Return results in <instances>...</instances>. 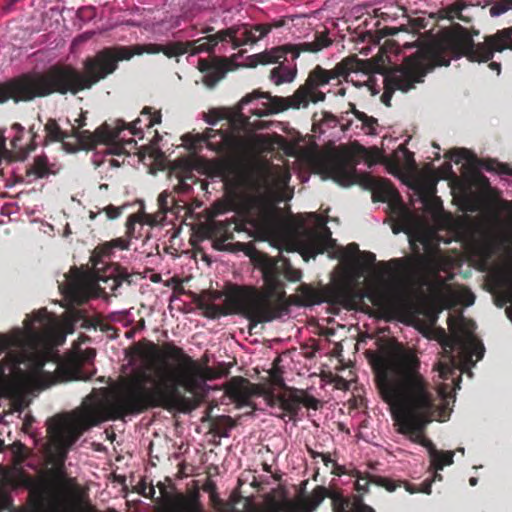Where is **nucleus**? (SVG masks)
Returning <instances> with one entry per match:
<instances>
[{
	"mask_svg": "<svg viewBox=\"0 0 512 512\" xmlns=\"http://www.w3.org/2000/svg\"><path fill=\"white\" fill-rule=\"evenodd\" d=\"M135 353L144 365L123 383L110 406L114 419L136 415L153 408L188 412L190 400L180 391L196 393L204 383L202 367L173 342L159 346L147 339L136 343Z\"/></svg>",
	"mask_w": 512,
	"mask_h": 512,
	"instance_id": "nucleus-1",
	"label": "nucleus"
},
{
	"mask_svg": "<svg viewBox=\"0 0 512 512\" xmlns=\"http://www.w3.org/2000/svg\"><path fill=\"white\" fill-rule=\"evenodd\" d=\"M375 382L385 403L394 410L398 431L416 443H422L428 424L442 416L431 385L421 373V361L415 351L397 344L386 355L373 360Z\"/></svg>",
	"mask_w": 512,
	"mask_h": 512,
	"instance_id": "nucleus-2",
	"label": "nucleus"
},
{
	"mask_svg": "<svg viewBox=\"0 0 512 512\" xmlns=\"http://www.w3.org/2000/svg\"><path fill=\"white\" fill-rule=\"evenodd\" d=\"M286 24L285 18L261 24H241L231 26L208 34L193 41H174L165 45L157 43L135 44L130 46L115 45L104 47L95 55L86 57L83 70L76 68V94L89 90L100 81L112 75L120 61H128L135 55L158 54L162 52L166 57L173 58L185 53L196 55L202 52L211 53L219 44H231L234 49L248 44H254L265 37L272 29H278Z\"/></svg>",
	"mask_w": 512,
	"mask_h": 512,
	"instance_id": "nucleus-3",
	"label": "nucleus"
},
{
	"mask_svg": "<svg viewBox=\"0 0 512 512\" xmlns=\"http://www.w3.org/2000/svg\"><path fill=\"white\" fill-rule=\"evenodd\" d=\"M252 261L261 272L263 286H234L226 295L224 305L206 303L201 300L199 308L211 319L230 314H238L249 322V332L260 323L279 319L288 312L291 302L287 301L285 282H298L302 271L293 267L285 257H272L257 252Z\"/></svg>",
	"mask_w": 512,
	"mask_h": 512,
	"instance_id": "nucleus-4",
	"label": "nucleus"
},
{
	"mask_svg": "<svg viewBox=\"0 0 512 512\" xmlns=\"http://www.w3.org/2000/svg\"><path fill=\"white\" fill-rule=\"evenodd\" d=\"M105 420L101 408L97 405L85 406L76 417L70 421L62 416H54L47 421L49 443L47 447L48 461L53 464L40 479L21 471L19 485L30 491V498L36 508H42L49 502L56 512L60 507L59 490L65 488V460L69 449L89 428Z\"/></svg>",
	"mask_w": 512,
	"mask_h": 512,
	"instance_id": "nucleus-5",
	"label": "nucleus"
},
{
	"mask_svg": "<svg viewBox=\"0 0 512 512\" xmlns=\"http://www.w3.org/2000/svg\"><path fill=\"white\" fill-rule=\"evenodd\" d=\"M479 30H468L459 23L441 29L430 41L418 48L430 69L449 66L452 59L466 57L472 62H488L495 52L512 50V26L498 30L484 37V41L475 43L473 37Z\"/></svg>",
	"mask_w": 512,
	"mask_h": 512,
	"instance_id": "nucleus-6",
	"label": "nucleus"
},
{
	"mask_svg": "<svg viewBox=\"0 0 512 512\" xmlns=\"http://www.w3.org/2000/svg\"><path fill=\"white\" fill-rule=\"evenodd\" d=\"M41 342V334L33 328L0 334V355L6 353L0 361V396L16 398L28 376L39 379L45 374L49 353L39 349Z\"/></svg>",
	"mask_w": 512,
	"mask_h": 512,
	"instance_id": "nucleus-7",
	"label": "nucleus"
},
{
	"mask_svg": "<svg viewBox=\"0 0 512 512\" xmlns=\"http://www.w3.org/2000/svg\"><path fill=\"white\" fill-rule=\"evenodd\" d=\"M247 226L262 239L280 238L287 229L279 208L265 196L256 195L246 201L242 222L214 220L206 226L205 234L218 244H223L234 238L235 231H245Z\"/></svg>",
	"mask_w": 512,
	"mask_h": 512,
	"instance_id": "nucleus-8",
	"label": "nucleus"
},
{
	"mask_svg": "<svg viewBox=\"0 0 512 512\" xmlns=\"http://www.w3.org/2000/svg\"><path fill=\"white\" fill-rule=\"evenodd\" d=\"M201 142H206L210 150L226 155L216 165L217 173L225 179L241 177L254 151L252 142L234 130L207 128L203 134L195 136V143L192 145Z\"/></svg>",
	"mask_w": 512,
	"mask_h": 512,
	"instance_id": "nucleus-9",
	"label": "nucleus"
},
{
	"mask_svg": "<svg viewBox=\"0 0 512 512\" xmlns=\"http://www.w3.org/2000/svg\"><path fill=\"white\" fill-rule=\"evenodd\" d=\"M121 128L123 126L112 129L109 123L104 122L93 132H80L79 129L68 132L62 130L55 119L49 118L44 125L45 137L42 144L47 146L50 143L60 142L67 153L89 152L95 150L98 145H105L110 147L109 154L120 155L124 150L123 145L118 142Z\"/></svg>",
	"mask_w": 512,
	"mask_h": 512,
	"instance_id": "nucleus-10",
	"label": "nucleus"
},
{
	"mask_svg": "<svg viewBox=\"0 0 512 512\" xmlns=\"http://www.w3.org/2000/svg\"><path fill=\"white\" fill-rule=\"evenodd\" d=\"M331 44V40L323 33L316 34V39L313 42H303L299 44H284L274 47L270 50H265L261 53L251 56L250 66L255 67L258 64L266 65L278 63L270 71V79L275 85L283 83H290L294 80L297 74V67L285 66L284 63L288 61L287 56L291 55V60L295 61L302 52L316 53Z\"/></svg>",
	"mask_w": 512,
	"mask_h": 512,
	"instance_id": "nucleus-11",
	"label": "nucleus"
},
{
	"mask_svg": "<svg viewBox=\"0 0 512 512\" xmlns=\"http://www.w3.org/2000/svg\"><path fill=\"white\" fill-rule=\"evenodd\" d=\"M129 240L116 238L98 245L91 256L93 276L99 291L104 295H113L123 285L130 286L134 282V274L118 263L111 262L110 256L114 248L128 249Z\"/></svg>",
	"mask_w": 512,
	"mask_h": 512,
	"instance_id": "nucleus-12",
	"label": "nucleus"
},
{
	"mask_svg": "<svg viewBox=\"0 0 512 512\" xmlns=\"http://www.w3.org/2000/svg\"><path fill=\"white\" fill-rule=\"evenodd\" d=\"M451 334L447 335L442 330L440 344L443 349L444 357L448 359L447 363L440 362L438 364L439 375L442 379L447 380L453 374V369L460 366L474 365L472 355H476V361L481 360L484 355L485 348L482 343L478 342L473 336H466V332L462 323L456 327L454 319L448 322Z\"/></svg>",
	"mask_w": 512,
	"mask_h": 512,
	"instance_id": "nucleus-13",
	"label": "nucleus"
},
{
	"mask_svg": "<svg viewBox=\"0 0 512 512\" xmlns=\"http://www.w3.org/2000/svg\"><path fill=\"white\" fill-rule=\"evenodd\" d=\"M331 82L328 70L316 65L308 74L304 84L300 85L293 95L288 97L272 96L269 92L253 91L245 95L240 103L249 104L255 99L265 98L269 101V111L273 114L283 112L287 109H300L308 107L309 90L317 89Z\"/></svg>",
	"mask_w": 512,
	"mask_h": 512,
	"instance_id": "nucleus-14",
	"label": "nucleus"
},
{
	"mask_svg": "<svg viewBox=\"0 0 512 512\" xmlns=\"http://www.w3.org/2000/svg\"><path fill=\"white\" fill-rule=\"evenodd\" d=\"M432 71L427 61L417 49L415 53L404 58L401 65L389 69L384 76V92L382 102L390 106L392 94L396 90L407 92L422 83L428 72Z\"/></svg>",
	"mask_w": 512,
	"mask_h": 512,
	"instance_id": "nucleus-15",
	"label": "nucleus"
},
{
	"mask_svg": "<svg viewBox=\"0 0 512 512\" xmlns=\"http://www.w3.org/2000/svg\"><path fill=\"white\" fill-rule=\"evenodd\" d=\"M359 160L347 149L333 152L325 157L322 166L329 178L341 186L348 187L357 182Z\"/></svg>",
	"mask_w": 512,
	"mask_h": 512,
	"instance_id": "nucleus-16",
	"label": "nucleus"
},
{
	"mask_svg": "<svg viewBox=\"0 0 512 512\" xmlns=\"http://www.w3.org/2000/svg\"><path fill=\"white\" fill-rule=\"evenodd\" d=\"M12 130L15 131V134L10 142L11 150L7 149L5 138L0 136V158H7L10 161H23L36 149L38 133L35 130V126L32 125L29 128V133L31 134L30 143L24 146L21 143L24 138V128L20 124L15 123L12 125Z\"/></svg>",
	"mask_w": 512,
	"mask_h": 512,
	"instance_id": "nucleus-17",
	"label": "nucleus"
},
{
	"mask_svg": "<svg viewBox=\"0 0 512 512\" xmlns=\"http://www.w3.org/2000/svg\"><path fill=\"white\" fill-rule=\"evenodd\" d=\"M313 216L318 218L320 229H305L302 234V248L305 260H307L306 256L314 257L335 246V240L332 239V233L326 226V220L318 217L316 214H313Z\"/></svg>",
	"mask_w": 512,
	"mask_h": 512,
	"instance_id": "nucleus-18",
	"label": "nucleus"
},
{
	"mask_svg": "<svg viewBox=\"0 0 512 512\" xmlns=\"http://www.w3.org/2000/svg\"><path fill=\"white\" fill-rule=\"evenodd\" d=\"M298 295L296 296H287V301L291 302L288 306V312L285 314H289L290 307L292 305L297 306H313L317 304H321L323 302H336L340 297V294L333 293L328 289H317L312 285L302 283L299 285Z\"/></svg>",
	"mask_w": 512,
	"mask_h": 512,
	"instance_id": "nucleus-19",
	"label": "nucleus"
},
{
	"mask_svg": "<svg viewBox=\"0 0 512 512\" xmlns=\"http://www.w3.org/2000/svg\"><path fill=\"white\" fill-rule=\"evenodd\" d=\"M446 158L454 161L456 164L461 163L463 160L467 162L470 167H477L485 169L486 171H495L500 174L512 175V168L508 164L500 163L494 159L481 160L472 151L466 148H455L450 150Z\"/></svg>",
	"mask_w": 512,
	"mask_h": 512,
	"instance_id": "nucleus-20",
	"label": "nucleus"
},
{
	"mask_svg": "<svg viewBox=\"0 0 512 512\" xmlns=\"http://www.w3.org/2000/svg\"><path fill=\"white\" fill-rule=\"evenodd\" d=\"M392 263L403 264V271L410 281L418 284L426 282L430 271V260L422 254L408 257L407 259H393Z\"/></svg>",
	"mask_w": 512,
	"mask_h": 512,
	"instance_id": "nucleus-21",
	"label": "nucleus"
},
{
	"mask_svg": "<svg viewBox=\"0 0 512 512\" xmlns=\"http://www.w3.org/2000/svg\"><path fill=\"white\" fill-rule=\"evenodd\" d=\"M141 116L142 118L139 117L130 124H127L123 120H117L114 126L112 124L109 125L112 127V129L120 128L121 126H123V128H121V130L119 131V134L123 130L128 129L130 130L131 134L135 136H140V138H142V123L144 122L145 128H152L154 125L161 123L162 115L160 111H154L152 107L145 106L141 111Z\"/></svg>",
	"mask_w": 512,
	"mask_h": 512,
	"instance_id": "nucleus-22",
	"label": "nucleus"
},
{
	"mask_svg": "<svg viewBox=\"0 0 512 512\" xmlns=\"http://www.w3.org/2000/svg\"><path fill=\"white\" fill-rule=\"evenodd\" d=\"M333 512H375V510L364 504L362 496H345L340 488L331 495Z\"/></svg>",
	"mask_w": 512,
	"mask_h": 512,
	"instance_id": "nucleus-23",
	"label": "nucleus"
},
{
	"mask_svg": "<svg viewBox=\"0 0 512 512\" xmlns=\"http://www.w3.org/2000/svg\"><path fill=\"white\" fill-rule=\"evenodd\" d=\"M337 487L330 486L329 488L318 485L309 495H304L298 500V508L301 512H314L317 507L324 501L325 498H330L333 493H336Z\"/></svg>",
	"mask_w": 512,
	"mask_h": 512,
	"instance_id": "nucleus-24",
	"label": "nucleus"
},
{
	"mask_svg": "<svg viewBox=\"0 0 512 512\" xmlns=\"http://www.w3.org/2000/svg\"><path fill=\"white\" fill-rule=\"evenodd\" d=\"M198 69L204 74L202 81L208 88H213L227 72L226 63L207 59L198 61Z\"/></svg>",
	"mask_w": 512,
	"mask_h": 512,
	"instance_id": "nucleus-25",
	"label": "nucleus"
},
{
	"mask_svg": "<svg viewBox=\"0 0 512 512\" xmlns=\"http://www.w3.org/2000/svg\"><path fill=\"white\" fill-rule=\"evenodd\" d=\"M60 381L88 380L91 375L83 372L82 361L77 358L70 359L57 365L55 375L52 376Z\"/></svg>",
	"mask_w": 512,
	"mask_h": 512,
	"instance_id": "nucleus-26",
	"label": "nucleus"
},
{
	"mask_svg": "<svg viewBox=\"0 0 512 512\" xmlns=\"http://www.w3.org/2000/svg\"><path fill=\"white\" fill-rule=\"evenodd\" d=\"M474 5L466 0H456L455 2L442 7L439 10L441 18L448 19L450 21L458 19L464 23H471L473 16L469 13H465L470 7Z\"/></svg>",
	"mask_w": 512,
	"mask_h": 512,
	"instance_id": "nucleus-27",
	"label": "nucleus"
},
{
	"mask_svg": "<svg viewBox=\"0 0 512 512\" xmlns=\"http://www.w3.org/2000/svg\"><path fill=\"white\" fill-rule=\"evenodd\" d=\"M249 383L247 379L236 376L232 377L227 383L225 391L227 395L238 405L245 406L250 403V394L245 387V384Z\"/></svg>",
	"mask_w": 512,
	"mask_h": 512,
	"instance_id": "nucleus-28",
	"label": "nucleus"
},
{
	"mask_svg": "<svg viewBox=\"0 0 512 512\" xmlns=\"http://www.w3.org/2000/svg\"><path fill=\"white\" fill-rule=\"evenodd\" d=\"M173 500L174 512H205L198 491H194L189 496L177 494Z\"/></svg>",
	"mask_w": 512,
	"mask_h": 512,
	"instance_id": "nucleus-29",
	"label": "nucleus"
},
{
	"mask_svg": "<svg viewBox=\"0 0 512 512\" xmlns=\"http://www.w3.org/2000/svg\"><path fill=\"white\" fill-rule=\"evenodd\" d=\"M364 179L375 189V195L379 201L386 202L398 196L396 189L388 180L376 179L370 175H365Z\"/></svg>",
	"mask_w": 512,
	"mask_h": 512,
	"instance_id": "nucleus-30",
	"label": "nucleus"
},
{
	"mask_svg": "<svg viewBox=\"0 0 512 512\" xmlns=\"http://www.w3.org/2000/svg\"><path fill=\"white\" fill-rule=\"evenodd\" d=\"M276 401H279L280 413H276L275 415L282 419L286 415H289L290 419H293L300 410V397L297 395L287 396L285 394H279Z\"/></svg>",
	"mask_w": 512,
	"mask_h": 512,
	"instance_id": "nucleus-31",
	"label": "nucleus"
},
{
	"mask_svg": "<svg viewBox=\"0 0 512 512\" xmlns=\"http://www.w3.org/2000/svg\"><path fill=\"white\" fill-rule=\"evenodd\" d=\"M357 70V60L353 57L343 59L341 62L335 65L333 69L328 70L330 80H339L340 78H346L351 72Z\"/></svg>",
	"mask_w": 512,
	"mask_h": 512,
	"instance_id": "nucleus-32",
	"label": "nucleus"
},
{
	"mask_svg": "<svg viewBox=\"0 0 512 512\" xmlns=\"http://www.w3.org/2000/svg\"><path fill=\"white\" fill-rule=\"evenodd\" d=\"M51 174V169L46 156H38L27 169V176L33 175L36 179L45 178Z\"/></svg>",
	"mask_w": 512,
	"mask_h": 512,
	"instance_id": "nucleus-33",
	"label": "nucleus"
},
{
	"mask_svg": "<svg viewBox=\"0 0 512 512\" xmlns=\"http://www.w3.org/2000/svg\"><path fill=\"white\" fill-rule=\"evenodd\" d=\"M434 458L430 459V469L435 471L443 470L445 466L452 465L454 460V451L438 450Z\"/></svg>",
	"mask_w": 512,
	"mask_h": 512,
	"instance_id": "nucleus-34",
	"label": "nucleus"
},
{
	"mask_svg": "<svg viewBox=\"0 0 512 512\" xmlns=\"http://www.w3.org/2000/svg\"><path fill=\"white\" fill-rule=\"evenodd\" d=\"M158 207L159 210L163 214H167L168 212L175 213L179 208H181V205L178 204L177 200L170 192L163 191L158 196Z\"/></svg>",
	"mask_w": 512,
	"mask_h": 512,
	"instance_id": "nucleus-35",
	"label": "nucleus"
},
{
	"mask_svg": "<svg viewBox=\"0 0 512 512\" xmlns=\"http://www.w3.org/2000/svg\"><path fill=\"white\" fill-rule=\"evenodd\" d=\"M412 225V216L407 211L404 206L399 208L398 220L392 226V231L394 234H398L400 232H408Z\"/></svg>",
	"mask_w": 512,
	"mask_h": 512,
	"instance_id": "nucleus-36",
	"label": "nucleus"
},
{
	"mask_svg": "<svg viewBox=\"0 0 512 512\" xmlns=\"http://www.w3.org/2000/svg\"><path fill=\"white\" fill-rule=\"evenodd\" d=\"M265 505L268 512H292L293 503L290 501H279L272 495L265 497Z\"/></svg>",
	"mask_w": 512,
	"mask_h": 512,
	"instance_id": "nucleus-37",
	"label": "nucleus"
},
{
	"mask_svg": "<svg viewBox=\"0 0 512 512\" xmlns=\"http://www.w3.org/2000/svg\"><path fill=\"white\" fill-rule=\"evenodd\" d=\"M357 153L360 157H362L365 160L369 167L377 163L381 158V152L376 147L368 149L359 145Z\"/></svg>",
	"mask_w": 512,
	"mask_h": 512,
	"instance_id": "nucleus-38",
	"label": "nucleus"
},
{
	"mask_svg": "<svg viewBox=\"0 0 512 512\" xmlns=\"http://www.w3.org/2000/svg\"><path fill=\"white\" fill-rule=\"evenodd\" d=\"M371 481L374 485L383 487L388 492H393L398 487L402 486L401 480H394V479L384 477V476H379V475L372 476Z\"/></svg>",
	"mask_w": 512,
	"mask_h": 512,
	"instance_id": "nucleus-39",
	"label": "nucleus"
},
{
	"mask_svg": "<svg viewBox=\"0 0 512 512\" xmlns=\"http://www.w3.org/2000/svg\"><path fill=\"white\" fill-rule=\"evenodd\" d=\"M198 180L192 175L188 174L179 179V183L174 187V191L178 194H188L192 191V184Z\"/></svg>",
	"mask_w": 512,
	"mask_h": 512,
	"instance_id": "nucleus-40",
	"label": "nucleus"
},
{
	"mask_svg": "<svg viewBox=\"0 0 512 512\" xmlns=\"http://www.w3.org/2000/svg\"><path fill=\"white\" fill-rule=\"evenodd\" d=\"M512 9V0H499L490 7V15L497 17Z\"/></svg>",
	"mask_w": 512,
	"mask_h": 512,
	"instance_id": "nucleus-41",
	"label": "nucleus"
},
{
	"mask_svg": "<svg viewBox=\"0 0 512 512\" xmlns=\"http://www.w3.org/2000/svg\"><path fill=\"white\" fill-rule=\"evenodd\" d=\"M463 168L469 173L470 178L473 182L480 184L481 186H488L489 180L485 177L477 167H470L468 165H464Z\"/></svg>",
	"mask_w": 512,
	"mask_h": 512,
	"instance_id": "nucleus-42",
	"label": "nucleus"
},
{
	"mask_svg": "<svg viewBox=\"0 0 512 512\" xmlns=\"http://www.w3.org/2000/svg\"><path fill=\"white\" fill-rule=\"evenodd\" d=\"M374 474L367 473L365 476H358L355 482V489L357 492L361 493L360 496L368 492V487L370 484H373L371 479Z\"/></svg>",
	"mask_w": 512,
	"mask_h": 512,
	"instance_id": "nucleus-43",
	"label": "nucleus"
},
{
	"mask_svg": "<svg viewBox=\"0 0 512 512\" xmlns=\"http://www.w3.org/2000/svg\"><path fill=\"white\" fill-rule=\"evenodd\" d=\"M77 17L83 21L88 22L96 17V8L94 6H83L77 10Z\"/></svg>",
	"mask_w": 512,
	"mask_h": 512,
	"instance_id": "nucleus-44",
	"label": "nucleus"
},
{
	"mask_svg": "<svg viewBox=\"0 0 512 512\" xmlns=\"http://www.w3.org/2000/svg\"><path fill=\"white\" fill-rule=\"evenodd\" d=\"M269 375H270V378H271V383L274 386H277V387L282 388V389H286L287 388V386H286V384L284 382L283 376H282V371L279 368L271 369L270 372H269Z\"/></svg>",
	"mask_w": 512,
	"mask_h": 512,
	"instance_id": "nucleus-45",
	"label": "nucleus"
},
{
	"mask_svg": "<svg viewBox=\"0 0 512 512\" xmlns=\"http://www.w3.org/2000/svg\"><path fill=\"white\" fill-rule=\"evenodd\" d=\"M358 253H361L358 244L350 243L343 249L341 258L343 260H352Z\"/></svg>",
	"mask_w": 512,
	"mask_h": 512,
	"instance_id": "nucleus-46",
	"label": "nucleus"
},
{
	"mask_svg": "<svg viewBox=\"0 0 512 512\" xmlns=\"http://www.w3.org/2000/svg\"><path fill=\"white\" fill-rule=\"evenodd\" d=\"M13 508V499L10 494L0 492V512L11 511Z\"/></svg>",
	"mask_w": 512,
	"mask_h": 512,
	"instance_id": "nucleus-47",
	"label": "nucleus"
},
{
	"mask_svg": "<svg viewBox=\"0 0 512 512\" xmlns=\"http://www.w3.org/2000/svg\"><path fill=\"white\" fill-rule=\"evenodd\" d=\"M27 448L21 442H16L13 444V453L16 457L18 463L24 461L27 457Z\"/></svg>",
	"mask_w": 512,
	"mask_h": 512,
	"instance_id": "nucleus-48",
	"label": "nucleus"
},
{
	"mask_svg": "<svg viewBox=\"0 0 512 512\" xmlns=\"http://www.w3.org/2000/svg\"><path fill=\"white\" fill-rule=\"evenodd\" d=\"M141 215L131 214L126 221V233L128 237H132L134 234L135 224L141 221Z\"/></svg>",
	"mask_w": 512,
	"mask_h": 512,
	"instance_id": "nucleus-49",
	"label": "nucleus"
},
{
	"mask_svg": "<svg viewBox=\"0 0 512 512\" xmlns=\"http://www.w3.org/2000/svg\"><path fill=\"white\" fill-rule=\"evenodd\" d=\"M123 207H116L112 204L103 208V212H105L106 216L110 220L117 219L122 214Z\"/></svg>",
	"mask_w": 512,
	"mask_h": 512,
	"instance_id": "nucleus-50",
	"label": "nucleus"
},
{
	"mask_svg": "<svg viewBox=\"0 0 512 512\" xmlns=\"http://www.w3.org/2000/svg\"><path fill=\"white\" fill-rule=\"evenodd\" d=\"M300 404H303L307 408L318 409L319 408V400L311 395L305 394L303 397H300Z\"/></svg>",
	"mask_w": 512,
	"mask_h": 512,
	"instance_id": "nucleus-51",
	"label": "nucleus"
},
{
	"mask_svg": "<svg viewBox=\"0 0 512 512\" xmlns=\"http://www.w3.org/2000/svg\"><path fill=\"white\" fill-rule=\"evenodd\" d=\"M223 118L224 115L220 111L212 109L206 114L205 121L210 125H215L219 120Z\"/></svg>",
	"mask_w": 512,
	"mask_h": 512,
	"instance_id": "nucleus-52",
	"label": "nucleus"
},
{
	"mask_svg": "<svg viewBox=\"0 0 512 512\" xmlns=\"http://www.w3.org/2000/svg\"><path fill=\"white\" fill-rule=\"evenodd\" d=\"M210 504L211 506L217 511V512H224V500H222L217 493H214L209 496Z\"/></svg>",
	"mask_w": 512,
	"mask_h": 512,
	"instance_id": "nucleus-53",
	"label": "nucleus"
},
{
	"mask_svg": "<svg viewBox=\"0 0 512 512\" xmlns=\"http://www.w3.org/2000/svg\"><path fill=\"white\" fill-rule=\"evenodd\" d=\"M308 104L310 102L312 103H318V102H323L326 98V95L325 93H323L322 91H318L317 89H311L309 90V96H308Z\"/></svg>",
	"mask_w": 512,
	"mask_h": 512,
	"instance_id": "nucleus-54",
	"label": "nucleus"
},
{
	"mask_svg": "<svg viewBox=\"0 0 512 512\" xmlns=\"http://www.w3.org/2000/svg\"><path fill=\"white\" fill-rule=\"evenodd\" d=\"M200 376H201V380L204 382L207 380L211 381V380L218 379L215 369L211 368V367L202 368V372L200 373Z\"/></svg>",
	"mask_w": 512,
	"mask_h": 512,
	"instance_id": "nucleus-55",
	"label": "nucleus"
},
{
	"mask_svg": "<svg viewBox=\"0 0 512 512\" xmlns=\"http://www.w3.org/2000/svg\"><path fill=\"white\" fill-rule=\"evenodd\" d=\"M322 124L327 125L328 127H335L338 124V119L332 113L323 112L322 113Z\"/></svg>",
	"mask_w": 512,
	"mask_h": 512,
	"instance_id": "nucleus-56",
	"label": "nucleus"
},
{
	"mask_svg": "<svg viewBox=\"0 0 512 512\" xmlns=\"http://www.w3.org/2000/svg\"><path fill=\"white\" fill-rule=\"evenodd\" d=\"M419 445H421V446H423V447H425L427 449L428 455H429V459L434 458L435 455H437L436 452L438 450L436 449L435 445L433 444V442L430 439L425 437L422 440V443H420Z\"/></svg>",
	"mask_w": 512,
	"mask_h": 512,
	"instance_id": "nucleus-57",
	"label": "nucleus"
},
{
	"mask_svg": "<svg viewBox=\"0 0 512 512\" xmlns=\"http://www.w3.org/2000/svg\"><path fill=\"white\" fill-rule=\"evenodd\" d=\"M19 0H7L1 6V15L5 16L15 10V5Z\"/></svg>",
	"mask_w": 512,
	"mask_h": 512,
	"instance_id": "nucleus-58",
	"label": "nucleus"
},
{
	"mask_svg": "<svg viewBox=\"0 0 512 512\" xmlns=\"http://www.w3.org/2000/svg\"><path fill=\"white\" fill-rule=\"evenodd\" d=\"M214 369L218 378L225 377L230 373V367L224 362L218 363Z\"/></svg>",
	"mask_w": 512,
	"mask_h": 512,
	"instance_id": "nucleus-59",
	"label": "nucleus"
},
{
	"mask_svg": "<svg viewBox=\"0 0 512 512\" xmlns=\"http://www.w3.org/2000/svg\"><path fill=\"white\" fill-rule=\"evenodd\" d=\"M433 479H426L418 486V493L431 494Z\"/></svg>",
	"mask_w": 512,
	"mask_h": 512,
	"instance_id": "nucleus-60",
	"label": "nucleus"
},
{
	"mask_svg": "<svg viewBox=\"0 0 512 512\" xmlns=\"http://www.w3.org/2000/svg\"><path fill=\"white\" fill-rule=\"evenodd\" d=\"M224 420L228 423L227 427L222 430H218L216 433L221 437H228V431L235 426V421L230 416H225Z\"/></svg>",
	"mask_w": 512,
	"mask_h": 512,
	"instance_id": "nucleus-61",
	"label": "nucleus"
},
{
	"mask_svg": "<svg viewBox=\"0 0 512 512\" xmlns=\"http://www.w3.org/2000/svg\"><path fill=\"white\" fill-rule=\"evenodd\" d=\"M363 126L368 128L369 133H374L375 128L377 126V119L372 116H366V119L362 121Z\"/></svg>",
	"mask_w": 512,
	"mask_h": 512,
	"instance_id": "nucleus-62",
	"label": "nucleus"
},
{
	"mask_svg": "<svg viewBox=\"0 0 512 512\" xmlns=\"http://www.w3.org/2000/svg\"><path fill=\"white\" fill-rule=\"evenodd\" d=\"M204 492H207L210 495L217 493V485L214 481L208 479L202 486Z\"/></svg>",
	"mask_w": 512,
	"mask_h": 512,
	"instance_id": "nucleus-63",
	"label": "nucleus"
},
{
	"mask_svg": "<svg viewBox=\"0 0 512 512\" xmlns=\"http://www.w3.org/2000/svg\"><path fill=\"white\" fill-rule=\"evenodd\" d=\"M362 256V259L368 266H372L376 261V256L372 252L364 251L360 253Z\"/></svg>",
	"mask_w": 512,
	"mask_h": 512,
	"instance_id": "nucleus-64",
	"label": "nucleus"
}]
</instances>
